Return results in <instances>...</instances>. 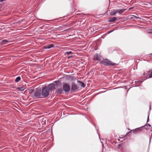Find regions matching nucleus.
I'll list each match as a JSON object with an SVG mask.
<instances>
[{"mask_svg": "<svg viewBox=\"0 0 152 152\" xmlns=\"http://www.w3.org/2000/svg\"><path fill=\"white\" fill-rule=\"evenodd\" d=\"M55 83L57 85H58L60 83L59 81H56L55 82Z\"/></svg>", "mask_w": 152, "mask_h": 152, "instance_id": "22", "label": "nucleus"}, {"mask_svg": "<svg viewBox=\"0 0 152 152\" xmlns=\"http://www.w3.org/2000/svg\"><path fill=\"white\" fill-rule=\"evenodd\" d=\"M9 42V41L6 39L3 40L1 41V42L2 44H5Z\"/></svg>", "mask_w": 152, "mask_h": 152, "instance_id": "18", "label": "nucleus"}, {"mask_svg": "<svg viewBox=\"0 0 152 152\" xmlns=\"http://www.w3.org/2000/svg\"><path fill=\"white\" fill-rule=\"evenodd\" d=\"M142 128L140 127L134 129V130H132V131L133 133H137L139 132L142 130Z\"/></svg>", "mask_w": 152, "mask_h": 152, "instance_id": "7", "label": "nucleus"}, {"mask_svg": "<svg viewBox=\"0 0 152 152\" xmlns=\"http://www.w3.org/2000/svg\"><path fill=\"white\" fill-rule=\"evenodd\" d=\"M78 89V87L74 83L72 84L71 90L72 91H76Z\"/></svg>", "mask_w": 152, "mask_h": 152, "instance_id": "5", "label": "nucleus"}, {"mask_svg": "<svg viewBox=\"0 0 152 152\" xmlns=\"http://www.w3.org/2000/svg\"><path fill=\"white\" fill-rule=\"evenodd\" d=\"M116 10H113V11H111L110 12V15L112 16H114L116 15V13L117 12Z\"/></svg>", "mask_w": 152, "mask_h": 152, "instance_id": "12", "label": "nucleus"}, {"mask_svg": "<svg viewBox=\"0 0 152 152\" xmlns=\"http://www.w3.org/2000/svg\"><path fill=\"white\" fill-rule=\"evenodd\" d=\"M143 75H145V73H144V74H143Z\"/></svg>", "mask_w": 152, "mask_h": 152, "instance_id": "28", "label": "nucleus"}, {"mask_svg": "<svg viewBox=\"0 0 152 152\" xmlns=\"http://www.w3.org/2000/svg\"><path fill=\"white\" fill-rule=\"evenodd\" d=\"M21 80V78L20 77H18L15 79V82H18L20 81Z\"/></svg>", "mask_w": 152, "mask_h": 152, "instance_id": "16", "label": "nucleus"}, {"mask_svg": "<svg viewBox=\"0 0 152 152\" xmlns=\"http://www.w3.org/2000/svg\"><path fill=\"white\" fill-rule=\"evenodd\" d=\"M77 82L79 83V85H80L81 87L83 88L85 87V85L83 82L80 80H77Z\"/></svg>", "mask_w": 152, "mask_h": 152, "instance_id": "13", "label": "nucleus"}, {"mask_svg": "<svg viewBox=\"0 0 152 152\" xmlns=\"http://www.w3.org/2000/svg\"><path fill=\"white\" fill-rule=\"evenodd\" d=\"M70 58V56H69L68 57V58Z\"/></svg>", "mask_w": 152, "mask_h": 152, "instance_id": "29", "label": "nucleus"}, {"mask_svg": "<svg viewBox=\"0 0 152 152\" xmlns=\"http://www.w3.org/2000/svg\"><path fill=\"white\" fill-rule=\"evenodd\" d=\"M101 63L106 66L110 65L115 66L117 64H116L113 63L107 59H104L103 60Z\"/></svg>", "mask_w": 152, "mask_h": 152, "instance_id": "2", "label": "nucleus"}, {"mask_svg": "<svg viewBox=\"0 0 152 152\" xmlns=\"http://www.w3.org/2000/svg\"><path fill=\"white\" fill-rule=\"evenodd\" d=\"M130 18L131 19H132L133 18H135L136 19H140V18L139 17L136 16L134 15H132L131 16V17Z\"/></svg>", "mask_w": 152, "mask_h": 152, "instance_id": "14", "label": "nucleus"}, {"mask_svg": "<svg viewBox=\"0 0 152 152\" xmlns=\"http://www.w3.org/2000/svg\"><path fill=\"white\" fill-rule=\"evenodd\" d=\"M112 31H110L108 32V33H110L111 32H112Z\"/></svg>", "mask_w": 152, "mask_h": 152, "instance_id": "25", "label": "nucleus"}, {"mask_svg": "<svg viewBox=\"0 0 152 152\" xmlns=\"http://www.w3.org/2000/svg\"><path fill=\"white\" fill-rule=\"evenodd\" d=\"M144 127L145 129H148L151 127V125L149 124H148L145 125Z\"/></svg>", "mask_w": 152, "mask_h": 152, "instance_id": "15", "label": "nucleus"}, {"mask_svg": "<svg viewBox=\"0 0 152 152\" xmlns=\"http://www.w3.org/2000/svg\"><path fill=\"white\" fill-rule=\"evenodd\" d=\"M132 132V130L130 131H129V132H128L127 133H126V135L124 136V137L126 136L128 134H131V132Z\"/></svg>", "mask_w": 152, "mask_h": 152, "instance_id": "20", "label": "nucleus"}, {"mask_svg": "<svg viewBox=\"0 0 152 152\" xmlns=\"http://www.w3.org/2000/svg\"><path fill=\"white\" fill-rule=\"evenodd\" d=\"M63 87L64 90L66 92H69L70 90V87L67 83L64 84Z\"/></svg>", "mask_w": 152, "mask_h": 152, "instance_id": "4", "label": "nucleus"}, {"mask_svg": "<svg viewBox=\"0 0 152 152\" xmlns=\"http://www.w3.org/2000/svg\"><path fill=\"white\" fill-rule=\"evenodd\" d=\"M126 10V9H117L116 10L117 12L119 13V14H121Z\"/></svg>", "mask_w": 152, "mask_h": 152, "instance_id": "9", "label": "nucleus"}, {"mask_svg": "<svg viewBox=\"0 0 152 152\" xmlns=\"http://www.w3.org/2000/svg\"><path fill=\"white\" fill-rule=\"evenodd\" d=\"M117 19V18L116 17H113L110 18L109 19L108 22H113L115 21Z\"/></svg>", "mask_w": 152, "mask_h": 152, "instance_id": "8", "label": "nucleus"}, {"mask_svg": "<svg viewBox=\"0 0 152 152\" xmlns=\"http://www.w3.org/2000/svg\"><path fill=\"white\" fill-rule=\"evenodd\" d=\"M34 96L37 98H43L41 90L39 88H36L34 94Z\"/></svg>", "mask_w": 152, "mask_h": 152, "instance_id": "3", "label": "nucleus"}, {"mask_svg": "<svg viewBox=\"0 0 152 152\" xmlns=\"http://www.w3.org/2000/svg\"><path fill=\"white\" fill-rule=\"evenodd\" d=\"M101 57L98 54H96L93 58V59L94 60L99 61L100 60Z\"/></svg>", "mask_w": 152, "mask_h": 152, "instance_id": "6", "label": "nucleus"}, {"mask_svg": "<svg viewBox=\"0 0 152 152\" xmlns=\"http://www.w3.org/2000/svg\"><path fill=\"white\" fill-rule=\"evenodd\" d=\"M148 33L150 34H152V29H150L148 30Z\"/></svg>", "mask_w": 152, "mask_h": 152, "instance_id": "19", "label": "nucleus"}, {"mask_svg": "<svg viewBox=\"0 0 152 152\" xmlns=\"http://www.w3.org/2000/svg\"><path fill=\"white\" fill-rule=\"evenodd\" d=\"M63 90L62 88H60L58 89L56 91V93L57 94H62L63 92Z\"/></svg>", "mask_w": 152, "mask_h": 152, "instance_id": "10", "label": "nucleus"}, {"mask_svg": "<svg viewBox=\"0 0 152 152\" xmlns=\"http://www.w3.org/2000/svg\"><path fill=\"white\" fill-rule=\"evenodd\" d=\"M121 145L120 144H119L118 145V147H119Z\"/></svg>", "mask_w": 152, "mask_h": 152, "instance_id": "26", "label": "nucleus"}, {"mask_svg": "<svg viewBox=\"0 0 152 152\" xmlns=\"http://www.w3.org/2000/svg\"><path fill=\"white\" fill-rule=\"evenodd\" d=\"M149 57H151V56H152V53L149 54Z\"/></svg>", "mask_w": 152, "mask_h": 152, "instance_id": "24", "label": "nucleus"}, {"mask_svg": "<svg viewBox=\"0 0 152 152\" xmlns=\"http://www.w3.org/2000/svg\"><path fill=\"white\" fill-rule=\"evenodd\" d=\"M65 30L64 31H66V30Z\"/></svg>", "mask_w": 152, "mask_h": 152, "instance_id": "30", "label": "nucleus"}, {"mask_svg": "<svg viewBox=\"0 0 152 152\" xmlns=\"http://www.w3.org/2000/svg\"><path fill=\"white\" fill-rule=\"evenodd\" d=\"M150 72V71H148V73H149Z\"/></svg>", "mask_w": 152, "mask_h": 152, "instance_id": "27", "label": "nucleus"}, {"mask_svg": "<svg viewBox=\"0 0 152 152\" xmlns=\"http://www.w3.org/2000/svg\"><path fill=\"white\" fill-rule=\"evenodd\" d=\"M72 53V52L71 51L68 52L66 53V54L68 55H69V54Z\"/></svg>", "mask_w": 152, "mask_h": 152, "instance_id": "21", "label": "nucleus"}, {"mask_svg": "<svg viewBox=\"0 0 152 152\" xmlns=\"http://www.w3.org/2000/svg\"><path fill=\"white\" fill-rule=\"evenodd\" d=\"M54 45L52 44L48 45L47 46H45L44 47V48L45 49H50L51 48L53 47Z\"/></svg>", "mask_w": 152, "mask_h": 152, "instance_id": "11", "label": "nucleus"}, {"mask_svg": "<svg viewBox=\"0 0 152 152\" xmlns=\"http://www.w3.org/2000/svg\"><path fill=\"white\" fill-rule=\"evenodd\" d=\"M149 115H148L147 119V123H148L149 121Z\"/></svg>", "mask_w": 152, "mask_h": 152, "instance_id": "23", "label": "nucleus"}, {"mask_svg": "<svg viewBox=\"0 0 152 152\" xmlns=\"http://www.w3.org/2000/svg\"><path fill=\"white\" fill-rule=\"evenodd\" d=\"M55 86L54 84L51 83L48 86H46L43 87L41 91L42 98H46L50 94V92L55 88Z\"/></svg>", "mask_w": 152, "mask_h": 152, "instance_id": "1", "label": "nucleus"}, {"mask_svg": "<svg viewBox=\"0 0 152 152\" xmlns=\"http://www.w3.org/2000/svg\"><path fill=\"white\" fill-rule=\"evenodd\" d=\"M17 89L18 91H23L24 90V88L23 87H18Z\"/></svg>", "mask_w": 152, "mask_h": 152, "instance_id": "17", "label": "nucleus"}]
</instances>
